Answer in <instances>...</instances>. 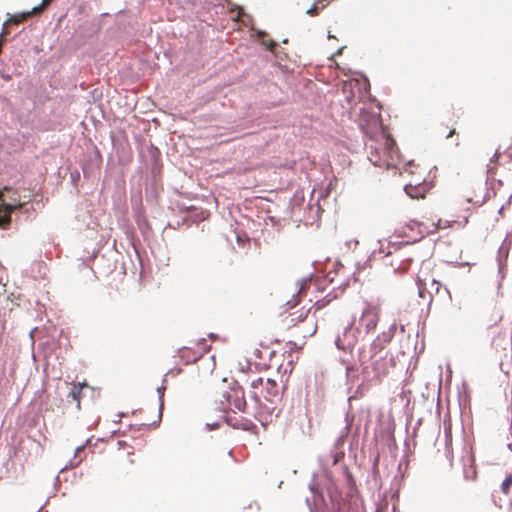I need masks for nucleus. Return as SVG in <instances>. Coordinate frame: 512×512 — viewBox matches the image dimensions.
<instances>
[{"label": "nucleus", "instance_id": "nucleus-1", "mask_svg": "<svg viewBox=\"0 0 512 512\" xmlns=\"http://www.w3.org/2000/svg\"><path fill=\"white\" fill-rule=\"evenodd\" d=\"M361 126L366 135L365 147L369 161L378 167L398 168L402 164V156L380 119L371 116L367 124Z\"/></svg>", "mask_w": 512, "mask_h": 512}, {"label": "nucleus", "instance_id": "nucleus-2", "mask_svg": "<svg viewBox=\"0 0 512 512\" xmlns=\"http://www.w3.org/2000/svg\"><path fill=\"white\" fill-rule=\"evenodd\" d=\"M359 361L363 373L369 376L370 370L373 373L372 378L381 381L389 372L390 360L387 357L385 346L379 337L374 339L368 348H363L359 353Z\"/></svg>", "mask_w": 512, "mask_h": 512}, {"label": "nucleus", "instance_id": "nucleus-3", "mask_svg": "<svg viewBox=\"0 0 512 512\" xmlns=\"http://www.w3.org/2000/svg\"><path fill=\"white\" fill-rule=\"evenodd\" d=\"M405 173L410 176L404 187L407 195L413 199L424 198L431 188V185L426 181L425 169L410 161L405 167Z\"/></svg>", "mask_w": 512, "mask_h": 512}, {"label": "nucleus", "instance_id": "nucleus-4", "mask_svg": "<svg viewBox=\"0 0 512 512\" xmlns=\"http://www.w3.org/2000/svg\"><path fill=\"white\" fill-rule=\"evenodd\" d=\"M250 396L258 404H262V398L274 403L280 399V391L277 382L273 379L258 377L250 382Z\"/></svg>", "mask_w": 512, "mask_h": 512}, {"label": "nucleus", "instance_id": "nucleus-5", "mask_svg": "<svg viewBox=\"0 0 512 512\" xmlns=\"http://www.w3.org/2000/svg\"><path fill=\"white\" fill-rule=\"evenodd\" d=\"M418 295L425 301H431L434 294L441 290V283L436 280L428 268H421L417 276Z\"/></svg>", "mask_w": 512, "mask_h": 512}, {"label": "nucleus", "instance_id": "nucleus-6", "mask_svg": "<svg viewBox=\"0 0 512 512\" xmlns=\"http://www.w3.org/2000/svg\"><path fill=\"white\" fill-rule=\"evenodd\" d=\"M381 315V306L376 303L368 302L362 311L359 319L360 327H363L365 333L374 331L378 325Z\"/></svg>", "mask_w": 512, "mask_h": 512}, {"label": "nucleus", "instance_id": "nucleus-7", "mask_svg": "<svg viewBox=\"0 0 512 512\" xmlns=\"http://www.w3.org/2000/svg\"><path fill=\"white\" fill-rule=\"evenodd\" d=\"M413 258L410 256L409 251L403 248H395L394 252L389 251L386 254V264L390 265L395 272L406 271Z\"/></svg>", "mask_w": 512, "mask_h": 512}, {"label": "nucleus", "instance_id": "nucleus-8", "mask_svg": "<svg viewBox=\"0 0 512 512\" xmlns=\"http://www.w3.org/2000/svg\"><path fill=\"white\" fill-rule=\"evenodd\" d=\"M225 397L227 402L234 406L240 412H245L247 408V402L245 399L244 389L239 385L230 387L229 391L226 392Z\"/></svg>", "mask_w": 512, "mask_h": 512}, {"label": "nucleus", "instance_id": "nucleus-9", "mask_svg": "<svg viewBox=\"0 0 512 512\" xmlns=\"http://www.w3.org/2000/svg\"><path fill=\"white\" fill-rule=\"evenodd\" d=\"M357 335L351 326L344 329L342 334L338 335L335 344L339 350L351 353L357 343Z\"/></svg>", "mask_w": 512, "mask_h": 512}, {"label": "nucleus", "instance_id": "nucleus-10", "mask_svg": "<svg viewBox=\"0 0 512 512\" xmlns=\"http://www.w3.org/2000/svg\"><path fill=\"white\" fill-rule=\"evenodd\" d=\"M395 233L398 237L406 238L407 242L416 241L420 238L421 234L419 231V224L414 221L399 224L398 227L395 228Z\"/></svg>", "mask_w": 512, "mask_h": 512}, {"label": "nucleus", "instance_id": "nucleus-11", "mask_svg": "<svg viewBox=\"0 0 512 512\" xmlns=\"http://www.w3.org/2000/svg\"><path fill=\"white\" fill-rule=\"evenodd\" d=\"M22 207L21 203L6 204L4 203L3 195L0 194V226L9 224L11 221L10 214L12 211Z\"/></svg>", "mask_w": 512, "mask_h": 512}, {"label": "nucleus", "instance_id": "nucleus-12", "mask_svg": "<svg viewBox=\"0 0 512 512\" xmlns=\"http://www.w3.org/2000/svg\"><path fill=\"white\" fill-rule=\"evenodd\" d=\"M31 16H34L32 11H27V12H23V13H20V14L11 15L7 19V21H5L4 24H3V29H2V32H1V36H6V35L9 34V30L7 28L9 24H19L21 22L26 21Z\"/></svg>", "mask_w": 512, "mask_h": 512}, {"label": "nucleus", "instance_id": "nucleus-13", "mask_svg": "<svg viewBox=\"0 0 512 512\" xmlns=\"http://www.w3.org/2000/svg\"><path fill=\"white\" fill-rule=\"evenodd\" d=\"M309 311H310L309 309L302 308L297 313H290L285 318V323H286L287 327L291 328V327L297 326L300 322L306 321L308 318Z\"/></svg>", "mask_w": 512, "mask_h": 512}, {"label": "nucleus", "instance_id": "nucleus-14", "mask_svg": "<svg viewBox=\"0 0 512 512\" xmlns=\"http://www.w3.org/2000/svg\"><path fill=\"white\" fill-rule=\"evenodd\" d=\"M464 478L467 480H475L477 478L475 459L472 454H469L464 459Z\"/></svg>", "mask_w": 512, "mask_h": 512}, {"label": "nucleus", "instance_id": "nucleus-15", "mask_svg": "<svg viewBox=\"0 0 512 512\" xmlns=\"http://www.w3.org/2000/svg\"><path fill=\"white\" fill-rule=\"evenodd\" d=\"M180 357L186 362H192L198 360L201 354L193 352L191 348H183L180 350Z\"/></svg>", "mask_w": 512, "mask_h": 512}, {"label": "nucleus", "instance_id": "nucleus-16", "mask_svg": "<svg viewBox=\"0 0 512 512\" xmlns=\"http://www.w3.org/2000/svg\"><path fill=\"white\" fill-rule=\"evenodd\" d=\"M512 487V473L509 474L501 484V491L503 494L508 495Z\"/></svg>", "mask_w": 512, "mask_h": 512}, {"label": "nucleus", "instance_id": "nucleus-17", "mask_svg": "<svg viewBox=\"0 0 512 512\" xmlns=\"http://www.w3.org/2000/svg\"><path fill=\"white\" fill-rule=\"evenodd\" d=\"M317 325L315 319L310 321V325L307 329L301 330L303 337L312 336L316 333Z\"/></svg>", "mask_w": 512, "mask_h": 512}, {"label": "nucleus", "instance_id": "nucleus-18", "mask_svg": "<svg viewBox=\"0 0 512 512\" xmlns=\"http://www.w3.org/2000/svg\"><path fill=\"white\" fill-rule=\"evenodd\" d=\"M52 0H42V2L34 7L31 11L34 15H39L41 14L45 9L46 7L51 3Z\"/></svg>", "mask_w": 512, "mask_h": 512}, {"label": "nucleus", "instance_id": "nucleus-19", "mask_svg": "<svg viewBox=\"0 0 512 512\" xmlns=\"http://www.w3.org/2000/svg\"><path fill=\"white\" fill-rule=\"evenodd\" d=\"M441 134L444 135L446 139H449L456 135V129L455 127L450 128L449 126H446L445 129L441 131Z\"/></svg>", "mask_w": 512, "mask_h": 512}, {"label": "nucleus", "instance_id": "nucleus-20", "mask_svg": "<svg viewBox=\"0 0 512 512\" xmlns=\"http://www.w3.org/2000/svg\"><path fill=\"white\" fill-rule=\"evenodd\" d=\"M269 51L273 52L275 50V48L277 47V43L272 40V39H269L267 40L266 39V45H264Z\"/></svg>", "mask_w": 512, "mask_h": 512}, {"label": "nucleus", "instance_id": "nucleus-21", "mask_svg": "<svg viewBox=\"0 0 512 512\" xmlns=\"http://www.w3.org/2000/svg\"><path fill=\"white\" fill-rule=\"evenodd\" d=\"M257 37L262 45H266V38L268 37V34L265 31H258Z\"/></svg>", "mask_w": 512, "mask_h": 512}, {"label": "nucleus", "instance_id": "nucleus-22", "mask_svg": "<svg viewBox=\"0 0 512 512\" xmlns=\"http://www.w3.org/2000/svg\"><path fill=\"white\" fill-rule=\"evenodd\" d=\"M80 392H81L80 388L74 387L70 391L69 396H71L74 400H77L79 402L78 398H79Z\"/></svg>", "mask_w": 512, "mask_h": 512}, {"label": "nucleus", "instance_id": "nucleus-23", "mask_svg": "<svg viewBox=\"0 0 512 512\" xmlns=\"http://www.w3.org/2000/svg\"><path fill=\"white\" fill-rule=\"evenodd\" d=\"M305 287H306V282L301 285V287L298 291V296H297L296 300L294 301V303L291 305V307H293L299 303V301H300L299 297L305 292Z\"/></svg>", "mask_w": 512, "mask_h": 512}, {"label": "nucleus", "instance_id": "nucleus-24", "mask_svg": "<svg viewBox=\"0 0 512 512\" xmlns=\"http://www.w3.org/2000/svg\"><path fill=\"white\" fill-rule=\"evenodd\" d=\"M487 174H488L490 177H494V175H495V167H488V169H487Z\"/></svg>", "mask_w": 512, "mask_h": 512}, {"label": "nucleus", "instance_id": "nucleus-25", "mask_svg": "<svg viewBox=\"0 0 512 512\" xmlns=\"http://www.w3.org/2000/svg\"><path fill=\"white\" fill-rule=\"evenodd\" d=\"M500 157V153L498 151H496L491 159V161H496L498 158Z\"/></svg>", "mask_w": 512, "mask_h": 512}, {"label": "nucleus", "instance_id": "nucleus-26", "mask_svg": "<svg viewBox=\"0 0 512 512\" xmlns=\"http://www.w3.org/2000/svg\"><path fill=\"white\" fill-rule=\"evenodd\" d=\"M316 11H317V9L314 7V8L308 9L307 13L310 14V15H315Z\"/></svg>", "mask_w": 512, "mask_h": 512}, {"label": "nucleus", "instance_id": "nucleus-27", "mask_svg": "<svg viewBox=\"0 0 512 512\" xmlns=\"http://www.w3.org/2000/svg\"><path fill=\"white\" fill-rule=\"evenodd\" d=\"M314 306L316 307V310L321 309L323 305L320 303V301H317Z\"/></svg>", "mask_w": 512, "mask_h": 512}, {"label": "nucleus", "instance_id": "nucleus-28", "mask_svg": "<svg viewBox=\"0 0 512 512\" xmlns=\"http://www.w3.org/2000/svg\"><path fill=\"white\" fill-rule=\"evenodd\" d=\"M130 463L133 464L134 460L132 458L129 459Z\"/></svg>", "mask_w": 512, "mask_h": 512}]
</instances>
